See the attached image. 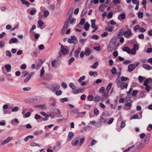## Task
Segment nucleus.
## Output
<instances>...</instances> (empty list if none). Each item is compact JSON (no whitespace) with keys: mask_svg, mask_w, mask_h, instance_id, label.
I'll use <instances>...</instances> for the list:
<instances>
[{"mask_svg":"<svg viewBox=\"0 0 152 152\" xmlns=\"http://www.w3.org/2000/svg\"><path fill=\"white\" fill-rule=\"evenodd\" d=\"M116 82L117 86L121 88V90L124 88L126 89L128 85V83L121 82L120 79H117Z\"/></svg>","mask_w":152,"mask_h":152,"instance_id":"nucleus-1","label":"nucleus"},{"mask_svg":"<svg viewBox=\"0 0 152 152\" xmlns=\"http://www.w3.org/2000/svg\"><path fill=\"white\" fill-rule=\"evenodd\" d=\"M106 120L105 118L100 116V118L98 120L97 122L96 123V126L98 128L100 127L102 124L105 123Z\"/></svg>","mask_w":152,"mask_h":152,"instance_id":"nucleus-2","label":"nucleus"},{"mask_svg":"<svg viewBox=\"0 0 152 152\" xmlns=\"http://www.w3.org/2000/svg\"><path fill=\"white\" fill-rule=\"evenodd\" d=\"M60 85L59 84L55 83L51 86V87L49 88L53 92H54L58 90L60 88Z\"/></svg>","mask_w":152,"mask_h":152,"instance_id":"nucleus-3","label":"nucleus"},{"mask_svg":"<svg viewBox=\"0 0 152 152\" xmlns=\"http://www.w3.org/2000/svg\"><path fill=\"white\" fill-rule=\"evenodd\" d=\"M77 145H81L84 141V138L81 136H79V137L77 138Z\"/></svg>","mask_w":152,"mask_h":152,"instance_id":"nucleus-4","label":"nucleus"},{"mask_svg":"<svg viewBox=\"0 0 152 152\" xmlns=\"http://www.w3.org/2000/svg\"><path fill=\"white\" fill-rule=\"evenodd\" d=\"M132 32L131 29H129L127 31H124V37L126 38H129L132 35Z\"/></svg>","mask_w":152,"mask_h":152,"instance_id":"nucleus-5","label":"nucleus"},{"mask_svg":"<svg viewBox=\"0 0 152 152\" xmlns=\"http://www.w3.org/2000/svg\"><path fill=\"white\" fill-rule=\"evenodd\" d=\"M75 40H76V37L74 36H72L71 37V38H69L68 39L67 41L69 43L75 44Z\"/></svg>","mask_w":152,"mask_h":152,"instance_id":"nucleus-6","label":"nucleus"},{"mask_svg":"<svg viewBox=\"0 0 152 152\" xmlns=\"http://www.w3.org/2000/svg\"><path fill=\"white\" fill-rule=\"evenodd\" d=\"M125 30V28H122L120 30L117 35V38L118 39L121 38V37H122V35L124 34V32Z\"/></svg>","mask_w":152,"mask_h":152,"instance_id":"nucleus-7","label":"nucleus"},{"mask_svg":"<svg viewBox=\"0 0 152 152\" xmlns=\"http://www.w3.org/2000/svg\"><path fill=\"white\" fill-rule=\"evenodd\" d=\"M50 110L52 113H55L58 114H61V112L57 108H50Z\"/></svg>","mask_w":152,"mask_h":152,"instance_id":"nucleus-8","label":"nucleus"},{"mask_svg":"<svg viewBox=\"0 0 152 152\" xmlns=\"http://www.w3.org/2000/svg\"><path fill=\"white\" fill-rule=\"evenodd\" d=\"M60 51L63 54H66L69 52V50L67 49L64 48L63 45L61 44V46Z\"/></svg>","mask_w":152,"mask_h":152,"instance_id":"nucleus-9","label":"nucleus"},{"mask_svg":"<svg viewBox=\"0 0 152 152\" xmlns=\"http://www.w3.org/2000/svg\"><path fill=\"white\" fill-rule=\"evenodd\" d=\"M135 68L134 67V64H132L129 65L128 66V70L129 72H131Z\"/></svg>","mask_w":152,"mask_h":152,"instance_id":"nucleus-10","label":"nucleus"},{"mask_svg":"<svg viewBox=\"0 0 152 152\" xmlns=\"http://www.w3.org/2000/svg\"><path fill=\"white\" fill-rule=\"evenodd\" d=\"M69 86L71 88L73 89L72 91V92L74 94H76V87L74 84L72 83H70L69 84Z\"/></svg>","mask_w":152,"mask_h":152,"instance_id":"nucleus-11","label":"nucleus"},{"mask_svg":"<svg viewBox=\"0 0 152 152\" xmlns=\"http://www.w3.org/2000/svg\"><path fill=\"white\" fill-rule=\"evenodd\" d=\"M73 136L74 133L73 132H69L68 136L66 142H68L70 141L72 139L73 137Z\"/></svg>","mask_w":152,"mask_h":152,"instance_id":"nucleus-12","label":"nucleus"},{"mask_svg":"<svg viewBox=\"0 0 152 152\" xmlns=\"http://www.w3.org/2000/svg\"><path fill=\"white\" fill-rule=\"evenodd\" d=\"M53 78V75L51 74H48L45 76V79L46 80H50Z\"/></svg>","mask_w":152,"mask_h":152,"instance_id":"nucleus-13","label":"nucleus"},{"mask_svg":"<svg viewBox=\"0 0 152 152\" xmlns=\"http://www.w3.org/2000/svg\"><path fill=\"white\" fill-rule=\"evenodd\" d=\"M18 40L16 38H13L9 40V43L11 44L12 43H16L18 42Z\"/></svg>","mask_w":152,"mask_h":152,"instance_id":"nucleus-14","label":"nucleus"},{"mask_svg":"<svg viewBox=\"0 0 152 152\" xmlns=\"http://www.w3.org/2000/svg\"><path fill=\"white\" fill-rule=\"evenodd\" d=\"M150 134H148L146 135H145V139L144 142L146 143H148L150 140Z\"/></svg>","mask_w":152,"mask_h":152,"instance_id":"nucleus-15","label":"nucleus"},{"mask_svg":"<svg viewBox=\"0 0 152 152\" xmlns=\"http://www.w3.org/2000/svg\"><path fill=\"white\" fill-rule=\"evenodd\" d=\"M145 146L144 144L142 143H140L135 148V149L136 150H139L143 148Z\"/></svg>","mask_w":152,"mask_h":152,"instance_id":"nucleus-16","label":"nucleus"},{"mask_svg":"<svg viewBox=\"0 0 152 152\" xmlns=\"http://www.w3.org/2000/svg\"><path fill=\"white\" fill-rule=\"evenodd\" d=\"M113 45L112 44H110L108 45L107 47V50L108 52H111L113 49Z\"/></svg>","mask_w":152,"mask_h":152,"instance_id":"nucleus-17","label":"nucleus"},{"mask_svg":"<svg viewBox=\"0 0 152 152\" xmlns=\"http://www.w3.org/2000/svg\"><path fill=\"white\" fill-rule=\"evenodd\" d=\"M142 67L147 70H150L152 69L151 66L146 64H144L142 66Z\"/></svg>","mask_w":152,"mask_h":152,"instance_id":"nucleus-18","label":"nucleus"},{"mask_svg":"<svg viewBox=\"0 0 152 152\" xmlns=\"http://www.w3.org/2000/svg\"><path fill=\"white\" fill-rule=\"evenodd\" d=\"M126 18V15L125 13H122L121 15H119L118 16V19L121 20V18L122 19H124Z\"/></svg>","mask_w":152,"mask_h":152,"instance_id":"nucleus-19","label":"nucleus"},{"mask_svg":"<svg viewBox=\"0 0 152 152\" xmlns=\"http://www.w3.org/2000/svg\"><path fill=\"white\" fill-rule=\"evenodd\" d=\"M124 51L126 52L128 54H130V49L127 47L125 46L123 49Z\"/></svg>","mask_w":152,"mask_h":152,"instance_id":"nucleus-20","label":"nucleus"},{"mask_svg":"<svg viewBox=\"0 0 152 152\" xmlns=\"http://www.w3.org/2000/svg\"><path fill=\"white\" fill-rule=\"evenodd\" d=\"M89 74L90 76H93L94 77H96L98 75L97 73L95 71H90L89 72Z\"/></svg>","mask_w":152,"mask_h":152,"instance_id":"nucleus-21","label":"nucleus"},{"mask_svg":"<svg viewBox=\"0 0 152 152\" xmlns=\"http://www.w3.org/2000/svg\"><path fill=\"white\" fill-rule=\"evenodd\" d=\"M90 26V24L88 23V22H86L85 23V24L84 25L83 28L85 30L88 31Z\"/></svg>","mask_w":152,"mask_h":152,"instance_id":"nucleus-22","label":"nucleus"},{"mask_svg":"<svg viewBox=\"0 0 152 152\" xmlns=\"http://www.w3.org/2000/svg\"><path fill=\"white\" fill-rule=\"evenodd\" d=\"M5 68L6 69V71L7 72H9L11 71V66L9 64L5 65L4 66Z\"/></svg>","mask_w":152,"mask_h":152,"instance_id":"nucleus-23","label":"nucleus"},{"mask_svg":"<svg viewBox=\"0 0 152 152\" xmlns=\"http://www.w3.org/2000/svg\"><path fill=\"white\" fill-rule=\"evenodd\" d=\"M95 19L91 20V27L92 28H96V25L95 24Z\"/></svg>","mask_w":152,"mask_h":152,"instance_id":"nucleus-24","label":"nucleus"},{"mask_svg":"<svg viewBox=\"0 0 152 152\" xmlns=\"http://www.w3.org/2000/svg\"><path fill=\"white\" fill-rule=\"evenodd\" d=\"M92 128V127L90 126H87L85 127H83V130H85L86 131H88L89 130L91 129Z\"/></svg>","mask_w":152,"mask_h":152,"instance_id":"nucleus-25","label":"nucleus"},{"mask_svg":"<svg viewBox=\"0 0 152 152\" xmlns=\"http://www.w3.org/2000/svg\"><path fill=\"white\" fill-rule=\"evenodd\" d=\"M107 5L101 4L99 7V9L100 11L103 12L104 9L105 8V7H107Z\"/></svg>","mask_w":152,"mask_h":152,"instance_id":"nucleus-26","label":"nucleus"},{"mask_svg":"<svg viewBox=\"0 0 152 152\" xmlns=\"http://www.w3.org/2000/svg\"><path fill=\"white\" fill-rule=\"evenodd\" d=\"M19 121L18 119L17 118H15L14 119H13L11 121V124L13 125H15L14 123H15L16 124H19Z\"/></svg>","mask_w":152,"mask_h":152,"instance_id":"nucleus-27","label":"nucleus"},{"mask_svg":"<svg viewBox=\"0 0 152 152\" xmlns=\"http://www.w3.org/2000/svg\"><path fill=\"white\" fill-rule=\"evenodd\" d=\"M99 65V63L97 61L95 62L91 66V67L93 69H96L97 67V66Z\"/></svg>","mask_w":152,"mask_h":152,"instance_id":"nucleus-28","label":"nucleus"},{"mask_svg":"<svg viewBox=\"0 0 152 152\" xmlns=\"http://www.w3.org/2000/svg\"><path fill=\"white\" fill-rule=\"evenodd\" d=\"M107 94L105 93L104 94H103V96L102 98L101 101L102 102H104L107 98Z\"/></svg>","mask_w":152,"mask_h":152,"instance_id":"nucleus-29","label":"nucleus"},{"mask_svg":"<svg viewBox=\"0 0 152 152\" xmlns=\"http://www.w3.org/2000/svg\"><path fill=\"white\" fill-rule=\"evenodd\" d=\"M100 97L99 96L96 95L94 97V101L95 102H99L100 101Z\"/></svg>","mask_w":152,"mask_h":152,"instance_id":"nucleus-30","label":"nucleus"},{"mask_svg":"<svg viewBox=\"0 0 152 152\" xmlns=\"http://www.w3.org/2000/svg\"><path fill=\"white\" fill-rule=\"evenodd\" d=\"M87 11V8H85L83 10L81 15V16L82 17H83L84 15H85L86 14V12Z\"/></svg>","mask_w":152,"mask_h":152,"instance_id":"nucleus-31","label":"nucleus"},{"mask_svg":"<svg viewBox=\"0 0 152 152\" xmlns=\"http://www.w3.org/2000/svg\"><path fill=\"white\" fill-rule=\"evenodd\" d=\"M116 42V39L115 37L113 38L110 40V42L113 43V45H114L115 44Z\"/></svg>","mask_w":152,"mask_h":152,"instance_id":"nucleus-32","label":"nucleus"},{"mask_svg":"<svg viewBox=\"0 0 152 152\" xmlns=\"http://www.w3.org/2000/svg\"><path fill=\"white\" fill-rule=\"evenodd\" d=\"M112 86V84L111 83H110L108 84V85L107 86L106 88V90L107 91V93L108 91L111 89Z\"/></svg>","mask_w":152,"mask_h":152,"instance_id":"nucleus-33","label":"nucleus"},{"mask_svg":"<svg viewBox=\"0 0 152 152\" xmlns=\"http://www.w3.org/2000/svg\"><path fill=\"white\" fill-rule=\"evenodd\" d=\"M85 91V89L84 88H79L77 89V94L83 93Z\"/></svg>","mask_w":152,"mask_h":152,"instance_id":"nucleus-34","label":"nucleus"},{"mask_svg":"<svg viewBox=\"0 0 152 152\" xmlns=\"http://www.w3.org/2000/svg\"><path fill=\"white\" fill-rule=\"evenodd\" d=\"M91 53V51L89 49H87L85 51V54L86 56H89Z\"/></svg>","mask_w":152,"mask_h":152,"instance_id":"nucleus-35","label":"nucleus"},{"mask_svg":"<svg viewBox=\"0 0 152 152\" xmlns=\"http://www.w3.org/2000/svg\"><path fill=\"white\" fill-rule=\"evenodd\" d=\"M129 78L127 77H125L124 76H122L121 77V82L124 81H126L127 80H129Z\"/></svg>","mask_w":152,"mask_h":152,"instance_id":"nucleus-36","label":"nucleus"},{"mask_svg":"<svg viewBox=\"0 0 152 152\" xmlns=\"http://www.w3.org/2000/svg\"><path fill=\"white\" fill-rule=\"evenodd\" d=\"M134 146H135L134 145H132L131 146H130L127 149L125 150L124 151V152H127L128 151H129L132 148H134Z\"/></svg>","mask_w":152,"mask_h":152,"instance_id":"nucleus-37","label":"nucleus"},{"mask_svg":"<svg viewBox=\"0 0 152 152\" xmlns=\"http://www.w3.org/2000/svg\"><path fill=\"white\" fill-rule=\"evenodd\" d=\"M87 99L88 101H91L93 100L94 97L92 95H90L88 96Z\"/></svg>","mask_w":152,"mask_h":152,"instance_id":"nucleus-38","label":"nucleus"},{"mask_svg":"<svg viewBox=\"0 0 152 152\" xmlns=\"http://www.w3.org/2000/svg\"><path fill=\"white\" fill-rule=\"evenodd\" d=\"M62 92L61 90L56 91H55V94L57 96H59L62 94Z\"/></svg>","mask_w":152,"mask_h":152,"instance_id":"nucleus-39","label":"nucleus"},{"mask_svg":"<svg viewBox=\"0 0 152 152\" xmlns=\"http://www.w3.org/2000/svg\"><path fill=\"white\" fill-rule=\"evenodd\" d=\"M40 76L41 77H42L45 73V70L44 67H43L42 69L40 70Z\"/></svg>","mask_w":152,"mask_h":152,"instance_id":"nucleus-40","label":"nucleus"},{"mask_svg":"<svg viewBox=\"0 0 152 152\" xmlns=\"http://www.w3.org/2000/svg\"><path fill=\"white\" fill-rule=\"evenodd\" d=\"M69 21L68 20L66 21L64 23V25L63 27L64 28L66 29L68 28V24L69 23Z\"/></svg>","mask_w":152,"mask_h":152,"instance_id":"nucleus-41","label":"nucleus"},{"mask_svg":"<svg viewBox=\"0 0 152 152\" xmlns=\"http://www.w3.org/2000/svg\"><path fill=\"white\" fill-rule=\"evenodd\" d=\"M111 72L112 74H115L117 73V69L115 67H113L111 70Z\"/></svg>","mask_w":152,"mask_h":152,"instance_id":"nucleus-42","label":"nucleus"},{"mask_svg":"<svg viewBox=\"0 0 152 152\" xmlns=\"http://www.w3.org/2000/svg\"><path fill=\"white\" fill-rule=\"evenodd\" d=\"M49 12L48 10L45 11L44 12V16L45 17H46L49 15Z\"/></svg>","mask_w":152,"mask_h":152,"instance_id":"nucleus-43","label":"nucleus"},{"mask_svg":"<svg viewBox=\"0 0 152 152\" xmlns=\"http://www.w3.org/2000/svg\"><path fill=\"white\" fill-rule=\"evenodd\" d=\"M30 145L31 146H37L38 147H40V145L39 144H37L35 142H32L30 144Z\"/></svg>","mask_w":152,"mask_h":152,"instance_id":"nucleus-44","label":"nucleus"},{"mask_svg":"<svg viewBox=\"0 0 152 152\" xmlns=\"http://www.w3.org/2000/svg\"><path fill=\"white\" fill-rule=\"evenodd\" d=\"M105 29L107 31H112L113 30V28L109 26H107L105 27Z\"/></svg>","mask_w":152,"mask_h":152,"instance_id":"nucleus-45","label":"nucleus"},{"mask_svg":"<svg viewBox=\"0 0 152 152\" xmlns=\"http://www.w3.org/2000/svg\"><path fill=\"white\" fill-rule=\"evenodd\" d=\"M75 60V58L74 57H72L69 60L68 64L70 65Z\"/></svg>","mask_w":152,"mask_h":152,"instance_id":"nucleus-46","label":"nucleus"},{"mask_svg":"<svg viewBox=\"0 0 152 152\" xmlns=\"http://www.w3.org/2000/svg\"><path fill=\"white\" fill-rule=\"evenodd\" d=\"M146 86V91L149 92L150 90L151 89V87L149 86L148 85L145 86Z\"/></svg>","mask_w":152,"mask_h":152,"instance_id":"nucleus-47","label":"nucleus"},{"mask_svg":"<svg viewBox=\"0 0 152 152\" xmlns=\"http://www.w3.org/2000/svg\"><path fill=\"white\" fill-rule=\"evenodd\" d=\"M85 78V76H83L80 77L79 79H78V81L80 83L83 80H84Z\"/></svg>","mask_w":152,"mask_h":152,"instance_id":"nucleus-48","label":"nucleus"},{"mask_svg":"<svg viewBox=\"0 0 152 152\" xmlns=\"http://www.w3.org/2000/svg\"><path fill=\"white\" fill-rule=\"evenodd\" d=\"M67 120H68L67 118H64L62 119L59 118L57 120V121L58 122H59L61 121H67Z\"/></svg>","mask_w":152,"mask_h":152,"instance_id":"nucleus-49","label":"nucleus"},{"mask_svg":"<svg viewBox=\"0 0 152 152\" xmlns=\"http://www.w3.org/2000/svg\"><path fill=\"white\" fill-rule=\"evenodd\" d=\"M19 107H15L12 109V111L13 112H16L18 110Z\"/></svg>","mask_w":152,"mask_h":152,"instance_id":"nucleus-50","label":"nucleus"},{"mask_svg":"<svg viewBox=\"0 0 152 152\" xmlns=\"http://www.w3.org/2000/svg\"><path fill=\"white\" fill-rule=\"evenodd\" d=\"M39 107L42 109H46L47 108V107L45 105H39Z\"/></svg>","mask_w":152,"mask_h":152,"instance_id":"nucleus-51","label":"nucleus"},{"mask_svg":"<svg viewBox=\"0 0 152 152\" xmlns=\"http://www.w3.org/2000/svg\"><path fill=\"white\" fill-rule=\"evenodd\" d=\"M67 101L68 99L67 98H64L60 99V101L62 103L64 102H67Z\"/></svg>","mask_w":152,"mask_h":152,"instance_id":"nucleus-52","label":"nucleus"},{"mask_svg":"<svg viewBox=\"0 0 152 152\" xmlns=\"http://www.w3.org/2000/svg\"><path fill=\"white\" fill-rule=\"evenodd\" d=\"M48 9L51 10H53L55 9L54 5H50L48 7Z\"/></svg>","mask_w":152,"mask_h":152,"instance_id":"nucleus-53","label":"nucleus"},{"mask_svg":"<svg viewBox=\"0 0 152 152\" xmlns=\"http://www.w3.org/2000/svg\"><path fill=\"white\" fill-rule=\"evenodd\" d=\"M68 14L69 15V18H68V20L69 21V20H71V18L72 16V15H73V12H68Z\"/></svg>","mask_w":152,"mask_h":152,"instance_id":"nucleus-54","label":"nucleus"},{"mask_svg":"<svg viewBox=\"0 0 152 152\" xmlns=\"http://www.w3.org/2000/svg\"><path fill=\"white\" fill-rule=\"evenodd\" d=\"M130 53H131L132 55H135L136 52V50L134 49H132L131 50H130Z\"/></svg>","mask_w":152,"mask_h":152,"instance_id":"nucleus-55","label":"nucleus"},{"mask_svg":"<svg viewBox=\"0 0 152 152\" xmlns=\"http://www.w3.org/2000/svg\"><path fill=\"white\" fill-rule=\"evenodd\" d=\"M138 91L137 90H134L133 91L132 93V95L133 96H136L138 93Z\"/></svg>","mask_w":152,"mask_h":152,"instance_id":"nucleus-56","label":"nucleus"},{"mask_svg":"<svg viewBox=\"0 0 152 152\" xmlns=\"http://www.w3.org/2000/svg\"><path fill=\"white\" fill-rule=\"evenodd\" d=\"M85 22V19L84 18H82L79 24H80V25H83Z\"/></svg>","mask_w":152,"mask_h":152,"instance_id":"nucleus-57","label":"nucleus"},{"mask_svg":"<svg viewBox=\"0 0 152 152\" xmlns=\"http://www.w3.org/2000/svg\"><path fill=\"white\" fill-rule=\"evenodd\" d=\"M61 86L64 89L66 88L67 87V85L64 82H63L62 83Z\"/></svg>","mask_w":152,"mask_h":152,"instance_id":"nucleus-58","label":"nucleus"},{"mask_svg":"<svg viewBox=\"0 0 152 152\" xmlns=\"http://www.w3.org/2000/svg\"><path fill=\"white\" fill-rule=\"evenodd\" d=\"M126 126V124L125 123L124 121H122L121 122V125H120V127L121 128H123L124 127Z\"/></svg>","mask_w":152,"mask_h":152,"instance_id":"nucleus-59","label":"nucleus"},{"mask_svg":"<svg viewBox=\"0 0 152 152\" xmlns=\"http://www.w3.org/2000/svg\"><path fill=\"white\" fill-rule=\"evenodd\" d=\"M36 12V11L35 10H33L30 11V13L31 15H35Z\"/></svg>","mask_w":152,"mask_h":152,"instance_id":"nucleus-60","label":"nucleus"},{"mask_svg":"<svg viewBox=\"0 0 152 152\" xmlns=\"http://www.w3.org/2000/svg\"><path fill=\"white\" fill-rule=\"evenodd\" d=\"M9 142L6 139L4 140L1 143V145H3L6 143Z\"/></svg>","mask_w":152,"mask_h":152,"instance_id":"nucleus-61","label":"nucleus"},{"mask_svg":"<svg viewBox=\"0 0 152 152\" xmlns=\"http://www.w3.org/2000/svg\"><path fill=\"white\" fill-rule=\"evenodd\" d=\"M143 16V13L141 12H139L138 15V16L139 18H142Z\"/></svg>","mask_w":152,"mask_h":152,"instance_id":"nucleus-62","label":"nucleus"},{"mask_svg":"<svg viewBox=\"0 0 152 152\" xmlns=\"http://www.w3.org/2000/svg\"><path fill=\"white\" fill-rule=\"evenodd\" d=\"M6 54L7 56L11 57L12 56V54L9 51H7L6 52Z\"/></svg>","mask_w":152,"mask_h":152,"instance_id":"nucleus-63","label":"nucleus"},{"mask_svg":"<svg viewBox=\"0 0 152 152\" xmlns=\"http://www.w3.org/2000/svg\"><path fill=\"white\" fill-rule=\"evenodd\" d=\"M41 118V116L38 115V114H36L34 118L37 120H38L40 119Z\"/></svg>","mask_w":152,"mask_h":152,"instance_id":"nucleus-64","label":"nucleus"}]
</instances>
